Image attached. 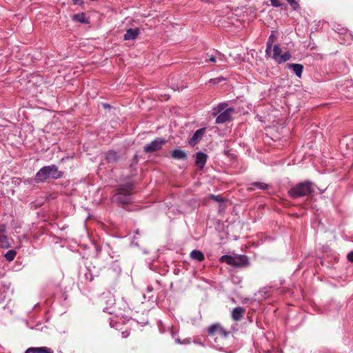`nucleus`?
Listing matches in <instances>:
<instances>
[{
	"label": "nucleus",
	"mask_w": 353,
	"mask_h": 353,
	"mask_svg": "<svg viewBox=\"0 0 353 353\" xmlns=\"http://www.w3.org/2000/svg\"><path fill=\"white\" fill-rule=\"evenodd\" d=\"M0 243L1 247L3 248H8L10 247V243L6 234H0Z\"/></svg>",
	"instance_id": "obj_20"
},
{
	"label": "nucleus",
	"mask_w": 353,
	"mask_h": 353,
	"mask_svg": "<svg viewBox=\"0 0 353 353\" xmlns=\"http://www.w3.org/2000/svg\"><path fill=\"white\" fill-rule=\"evenodd\" d=\"M208 334L216 341L218 339H225L228 332L220 324L216 323L208 327Z\"/></svg>",
	"instance_id": "obj_7"
},
{
	"label": "nucleus",
	"mask_w": 353,
	"mask_h": 353,
	"mask_svg": "<svg viewBox=\"0 0 353 353\" xmlns=\"http://www.w3.org/2000/svg\"><path fill=\"white\" fill-rule=\"evenodd\" d=\"M347 258L350 262H353V250L348 253Z\"/></svg>",
	"instance_id": "obj_29"
},
{
	"label": "nucleus",
	"mask_w": 353,
	"mask_h": 353,
	"mask_svg": "<svg viewBox=\"0 0 353 353\" xmlns=\"http://www.w3.org/2000/svg\"><path fill=\"white\" fill-rule=\"evenodd\" d=\"M110 325L114 327L116 330H121V328H120L121 323L119 322H115L113 319H110Z\"/></svg>",
	"instance_id": "obj_25"
},
{
	"label": "nucleus",
	"mask_w": 353,
	"mask_h": 353,
	"mask_svg": "<svg viewBox=\"0 0 353 353\" xmlns=\"http://www.w3.org/2000/svg\"><path fill=\"white\" fill-rule=\"evenodd\" d=\"M225 80V78L220 77L210 79L209 83L217 84V83H219Z\"/></svg>",
	"instance_id": "obj_23"
},
{
	"label": "nucleus",
	"mask_w": 353,
	"mask_h": 353,
	"mask_svg": "<svg viewBox=\"0 0 353 353\" xmlns=\"http://www.w3.org/2000/svg\"><path fill=\"white\" fill-rule=\"evenodd\" d=\"M130 335V331L128 329H125V330L121 332V336L123 338H127Z\"/></svg>",
	"instance_id": "obj_28"
},
{
	"label": "nucleus",
	"mask_w": 353,
	"mask_h": 353,
	"mask_svg": "<svg viewBox=\"0 0 353 353\" xmlns=\"http://www.w3.org/2000/svg\"><path fill=\"white\" fill-rule=\"evenodd\" d=\"M234 112L233 108H228V103L226 102L220 103L212 110V115L216 117V123H224L232 119V115Z\"/></svg>",
	"instance_id": "obj_1"
},
{
	"label": "nucleus",
	"mask_w": 353,
	"mask_h": 353,
	"mask_svg": "<svg viewBox=\"0 0 353 353\" xmlns=\"http://www.w3.org/2000/svg\"><path fill=\"white\" fill-rule=\"evenodd\" d=\"M208 199L214 200L216 202L221 203L223 201V199L221 196H216L214 194H210L208 196Z\"/></svg>",
	"instance_id": "obj_24"
},
{
	"label": "nucleus",
	"mask_w": 353,
	"mask_h": 353,
	"mask_svg": "<svg viewBox=\"0 0 353 353\" xmlns=\"http://www.w3.org/2000/svg\"><path fill=\"white\" fill-rule=\"evenodd\" d=\"M271 3L274 7H279L282 6V3L280 2L279 0H270Z\"/></svg>",
	"instance_id": "obj_27"
},
{
	"label": "nucleus",
	"mask_w": 353,
	"mask_h": 353,
	"mask_svg": "<svg viewBox=\"0 0 353 353\" xmlns=\"http://www.w3.org/2000/svg\"><path fill=\"white\" fill-rule=\"evenodd\" d=\"M166 140L162 138H157L151 143L146 144L144 146V152L145 153H152L161 150L164 144L166 143Z\"/></svg>",
	"instance_id": "obj_8"
},
{
	"label": "nucleus",
	"mask_w": 353,
	"mask_h": 353,
	"mask_svg": "<svg viewBox=\"0 0 353 353\" xmlns=\"http://www.w3.org/2000/svg\"><path fill=\"white\" fill-rule=\"evenodd\" d=\"M148 290H149V291H151V290H152V289H151V288H150L149 287L148 288Z\"/></svg>",
	"instance_id": "obj_34"
},
{
	"label": "nucleus",
	"mask_w": 353,
	"mask_h": 353,
	"mask_svg": "<svg viewBox=\"0 0 353 353\" xmlns=\"http://www.w3.org/2000/svg\"><path fill=\"white\" fill-rule=\"evenodd\" d=\"M171 155L172 157L175 159L184 160L187 158V154L185 151L179 149L174 150Z\"/></svg>",
	"instance_id": "obj_17"
},
{
	"label": "nucleus",
	"mask_w": 353,
	"mask_h": 353,
	"mask_svg": "<svg viewBox=\"0 0 353 353\" xmlns=\"http://www.w3.org/2000/svg\"><path fill=\"white\" fill-rule=\"evenodd\" d=\"M101 301L103 303H105L107 305V306L103 307V311L110 314H112L114 311L112 310V308L115 303V299L114 296L111 294L102 295Z\"/></svg>",
	"instance_id": "obj_9"
},
{
	"label": "nucleus",
	"mask_w": 353,
	"mask_h": 353,
	"mask_svg": "<svg viewBox=\"0 0 353 353\" xmlns=\"http://www.w3.org/2000/svg\"><path fill=\"white\" fill-rule=\"evenodd\" d=\"M287 67L292 69L298 77H301L303 70V66L299 63H288Z\"/></svg>",
	"instance_id": "obj_16"
},
{
	"label": "nucleus",
	"mask_w": 353,
	"mask_h": 353,
	"mask_svg": "<svg viewBox=\"0 0 353 353\" xmlns=\"http://www.w3.org/2000/svg\"><path fill=\"white\" fill-rule=\"evenodd\" d=\"M245 313V309L242 307H236L232 312V317L234 321H240L243 314Z\"/></svg>",
	"instance_id": "obj_14"
},
{
	"label": "nucleus",
	"mask_w": 353,
	"mask_h": 353,
	"mask_svg": "<svg viewBox=\"0 0 353 353\" xmlns=\"http://www.w3.org/2000/svg\"><path fill=\"white\" fill-rule=\"evenodd\" d=\"M16 254V251H14V250H10L5 254L4 256L8 261H12V260H14Z\"/></svg>",
	"instance_id": "obj_21"
},
{
	"label": "nucleus",
	"mask_w": 353,
	"mask_h": 353,
	"mask_svg": "<svg viewBox=\"0 0 353 353\" xmlns=\"http://www.w3.org/2000/svg\"><path fill=\"white\" fill-rule=\"evenodd\" d=\"M72 2L75 5H81L83 3V0H72Z\"/></svg>",
	"instance_id": "obj_30"
},
{
	"label": "nucleus",
	"mask_w": 353,
	"mask_h": 353,
	"mask_svg": "<svg viewBox=\"0 0 353 353\" xmlns=\"http://www.w3.org/2000/svg\"><path fill=\"white\" fill-rule=\"evenodd\" d=\"M314 191L313 183L306 181L299 183L289 190V194L292 198L296 199L310 194Z\"/></svg>",
	"instance_id": "obj_4"
},
{
	"label": "nucleus",
	"mask_w": 353,
	"mask_h": 353,
	"mask_svg": "<svg viewBox=\"0 0 353 353\" xmlns=\"http://www.w3.org/2000/svg\"><path fill=\"white\" fill-rule=\"evenodd\" d=\"M220 261L226 263L234 267H245L249 265L248 259L245 255L235 256L223 255L220 258Z\"/></svg>",
	"instance_id": "obj_6"
},
{
	"label": "nucleus",
	"mask_w": 353,
	"mask_h": 353,
	"mask_svg": "<svg viewBox=\"0 0 353 353\" xmlns=\"http://www.w3.org/2000/svg\"><path fill=\"white\" fill-rule=\"evenodd\" d=\"M288 3L294 8L296 9L298 6V3L295 0H286Z\"/></svg>",
	"instance_id": "obj_26"
},
{
	"label": "nucleus",
	"mask_w": 353,
	"mask_h": 353,
	"mask_svg": "<svg viewBox=\"0 0 353 353\" xmlns=\"http://www.w3.org/2000/svg\"><path fill=\"white\" fill-rule=\"evenodd\" d=\"M176 342H177V343H181V342L180 341V340H179V339H176Z\"/></svg>",
	"instance_id": "obj_33"
},
{
	"label": "nucleus",
	"mask_w": 353,
	"mask_h": 353,
	"mask_svg": "<svg viewBox=\"0 0 353 353\" xmlns=\"http://www.w3.org/2000/svg\"><path fill=\"white\" fill-rule=\"evenodd\" d=\"M62 173L58 170L55 165L44 166L36 174L35 181L37 183L43 182L48 179H59L61 177Z\"/></svg>",
	"instance_id": "obj_3"
},
{
	"label": "nucleus",
	"mask_w": 353,
	"mask_h": 353,
	"mask_svg": "<svg viewBox=\"0 0 353 353\" xmlns=\"http://www.w3.org/2000/svg\"><path fill=\"white\" fill-rule=\"evenodd\" d=\"M25 353H54L53 350L47 347H29Z\"/></svg>",
	"instance_id": "obj_13"
},
{
	"label": "nucleus",
	"mask_w": 353,
	"mask_h": 353,
	"mask_svg": "<svg viewBox=\"0 0 353 353\" xmlns=\"http://www.w3.org/2000/svg\"><path fill=\"white\" fill-rule=\"evenodd\" d=\"M205 129V128H201L197 130L192 137V138L189 140V144L192 146H194L196 144H197L201 139H202L203 136L204 135Z\"/></svg>",
	"instance_id": "obj_10"
},
{
	"label": "nucleus",
	"mask_w": 353,
	"mask_h": 353,
	"mask_svg": "<svg viewBox=\"0 0 353 353\" xmlns=\"http://www.w3.org/2000/svg\"><path fill=\"white\" fill-rule=\"evenodd\" d=\"M208 159V155L202 152L196 153V164L201 170L203 169Z\"/></svg>",
	"instance_id": "obj_11"
},
{
	"label": "nucleus",
	"mask_w": 353,
	"mask_h": 353,
	"mask_svg": "<svg viewBox=\"0 0 353 353\" xmlns=\"http://www.w3.org/2000/svg\"><path fill=\"white\" fill-rule=\"evenodd\" d=\"M190 256L192 259L198 261H202L205 258L203 254L201 251L196 250H194L191 252Z\"/></svg>",
	"instance_id": "obj_18"
},
{
	"label": "nucleus",
	"mask_w": 353,
	"mask_h": 353,
	"mask_svg": "<svg viewBox=\"0 0 353 353\" xmlns=\"http://www.w3.org/2000/svg\"><path fill=\"white\" fill-rule=\"evenodd\" d=\"M105 158L108 163H114L119 161V156L116 152L110 150L105 154Z\"/></svg>",
	"instance_id": "obj_15"
},
{
	"label": "nucleus",
	"mask_w": 353,
	"mask_h": 353,
	"mask_svg": "<svg viewBox=\"0 0 353 353\" xmlns=\"http://www.w3.org/2000/svg\"><path fill=\"white\" fill-rule=\"evenodd\" d=\"M252 185L259 188V189H261V190H265L268 188V185L266 184V183H261V182H255V183H253L252 184Z\"/></svg>",
	"instance_id": "obj_22"
},
{
	"label": "nucleus",
	"mask_w": 353,
	"mask_h": 353,
	"mask_svg": "<svg viewBox=\"0 0 353 353\" xmlns=\"http://www.w3.org/2000/svg\"><path fill=\"white\" fill-rule=\"evenodd\" d=\"M0 228H1V230H4L5 226H3V225L1 226Z\"/></svg>",
	"instance_id": "obj_32"
},
{
	"label": "nucleus",
	"mask_w": 353,
	"mask_h": 353,
	"mask_svg": "<svg viewBox=\"0 0 353 353\" xmlns=\"http://www.w3.org/2000/svg\"><path fill=\"white\" fill-rule=\"evenodd\" d=\"M274 36L272 34L267 42L265 50L266 55L272 57L279 64L290 60L292 57L291 54L289 52L281 54V48L277 44L274 46L272 53V41H271V39Z\"/></svg>",
	"instance_id": "obj_2"
},
{
	"label": "nucleus",
	"mask_w": 353,
	"mask_h": 353,
	"mask_svg": "<svg viewBox=\"0 0 353 353\" xmlns=\"http://www.w3.org/2000/svg\"><path fill=\"white\" fill-rule=\"evenodd\" d=\"M208 60L210 62H216V58L214 56L212 55L211 57H210Z\"/></svg>",
	"instance_id": "obj_31"
},
{
	"label": "nucleus",
	"mask_w": 353,
	"mask_h": 353,
	"mask_svg": "<svg viewBox=\"0 0 353 353\" xmlns=\"http://www.w3.org/2000/svg\"><path fill=\"white\" fill-rule=\"evenodd\" d=\"M132 188V185L128 183L119 188V192L114 195V201L122 204L130 203L131 201Z\"/></svg>",
	"instance_id": "obj_5"
},
{
	"label": "nucleus",
	"mask_w": 353,
	"mask_h": 353,
	"mask_svg": "<svg viewBox=\"0 0 353 353\" xmlns=\"http://www.w3.org/2000/svg\"><path fill=\"white\" fill-rule=\"evenodd\" d=\"M72 19L74 21L80 22L81 23H88L89 22L84 13L74 14Z\"/></svg>",
	"instance_id": "obj_19"
},
{
	"label": "nucleus",
	"mask_w": 353,
	"mask_h": 353,
	"mask_svg": "<svg viewBox=\"0 0 353 353\" xmlns=\"http://www.w3.org/2000/svg\"><path fill=\"white\" fill-rule=\"evenodd\" d=\"M139 34V30L138 28H129L126 30L124 34V40H134Z\"/></svg>",
	"instance_id": "obj_12"
}]
</instances>
